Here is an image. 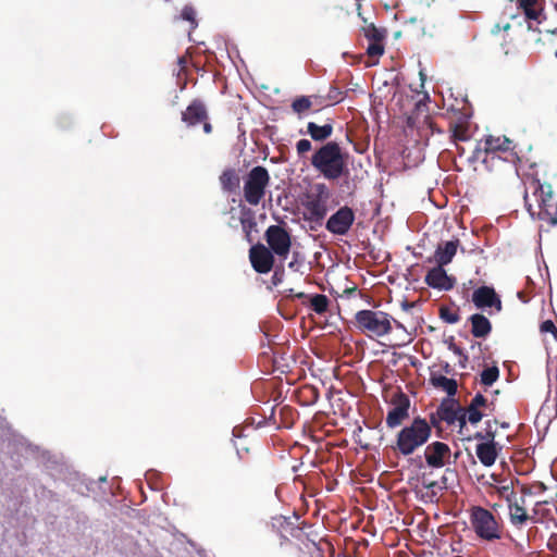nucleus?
Here are the masks:
<instances>
[{
	"instance_id": "obj_39",
	"label": "nucleus",
	"mask_w": 557,
	"mask_h": 557,
	"mask_svg": "<svg viewBox=\"0 0 557 557\" xmlns=\"http://www.w3.org/2000/svg\"><path fill=\"white\" fill-rule=\"evenodd\" d=\"M181 16L183 20L195 24V10L191 7H184Z\"/></svg>"
},
{
	"instance_id": "obj_58",
	"label": "nucleus",
	"mask_w": 557,
	"mask_h": 557,
	"mask_svg": "<svg viewBox=\"0 0 557 557\" xmlns=\"http://www.w3.org/2000/svg\"><path fill=\"white\" fill-rule=\"evenodd\" d=\"M547 504V502H537L536 505Z\"/></svg>"
},
{
	"instance_id": "obj_10",
	"label": "nucleus",
	"mask_w": 557,
	"mask_h": 557,
	"mask_svg": "<svg viewBox=\"0 0 557 557\" xmlns=\"http://www.w3.org/2000/svg\"><path fill=\"white\" fill-rule=\"evenodd\" d=\"M355 222V212L348 207H341L325 223V228L333 235L344 236Z\"/></svg>"
},
{
	"instance_id": "obj_49",
	"label": "nucleus",
	"mask_w": 557,
	"mask_h": 557,
	"mask_svg": "<svg viewBox=\"0 0 557 557\" xmlns=\"http://www.w3.org/2000/svg\"><path fill=\"white\" fill-rule=\"evenodd\" d=\"M177 63L181 66V69L184 70L186 67V64H187V57L186 55L180 57L177 59Z\"/></svg>"
},
{
	"instance_id": "obj_25",
	"label": "nucleus",
	"mask_w": 557,
	"mask_h": 557,
	"mask_svg": "<svg viewBox=\"0 0 557 557\" xmlns=\"http://www.w3.org/2000/svg\"><path fill=\"white\" fill-rule=\"evenodd\" d=\"M333 129L334 127L332 122H327L324 125H318L314 122H309L307 124V134L314 141H325L332 136Z\"/></svg>"
},
{
	"instance_id": "obj_55",
	"label": "nucleus",
	"mask_w": 557,
	"mask_h": 557,
	"mask_svg": "<svg viewBox=\"0 0 557 557\" xmlns=\"http://www.w3.org/2000/svg\"><path fill=\"white\" fill-rule=\"evenodd\" d=\"M393 321H394V323L396 324V326H397V327H403L401 323H399V322H398V321H396V320H393Z\"/></svg>"
},
{
	"instance_id": "obj_43",
	"label": "nucleus",
	"mask_w": 557,
	"mask_h": 557,
	"mask_svg": "<svg viewBox=\"0 0 557 557\" xmlns=\"http://www.w3.org/2000/svg\"><path fill=\"white\" fill-rule=\"evenodd\" d=\"M425 124L431 129L432 134H434V133L441 134L442 133V131L436 126V124L429 116L425 119Z\"/></svg>"
},
{
	"instance_id": "obj_44",
	"label": "nucleus",
	"mask_w": 557,
	"mask_h": 557,
	"mask_svg": "<svg viewBox=\"0 0 557 557\" xmlns=\"http://www.w3.org/2000/svg\"><path fill=\"white\" fill-rule=\"evenodd\" d=\"M510 27H511V26H510V24H509V23L505 24L503 27H500V25H499V24H495L491 32H492V34H495V35H496V34H498L502 29H504V30H508Z\"/></svg>"
},
{
	"instance_id": "obj_1",
	"label": "nucleus",
	"mask_w": 557,
	"mask_h": 557,
	"mask_svg": "<svg viewBox=\"0 0 557 557\" xmlns=\"http://www.w3.org/2000/svg\"><path fill=\"white\" fill-rule=\"evenodd\" d=\"M523 199L533 219L536 218L548 226L557 225V202L550 184H543L534 177L530 178L525 183Z\"/></svg>"
},
{
	"instance_id": "obj_17",
	"label": "nucleus",
	"mask_w": 557,
	"mask_h": 557,
	"mask_svg": "<svg viewBox=\"0 0 557 557\" xmlns=\"http://www.w3.org/2000/svg\"><path fill=\"white\" fill-rule=\"evenodd\" d=\"M319 188L321 189V193L313 198H310L305 206L309 213V220L317 223H320L327 214V194L325 196L322 195L325 190V186L320 185Z\"/></svg>"
},
{
	"instance_id": "obj_45",
	"label": "nucleus",
	"mask_w": 557,
	"mask_h": 557,
	"mask_svg": "<svg viewBox=\"0 0 557 557\" xmlns=\"http://www.w3.org/2000/svg\"><path fill=\"white\" fill-rule=\"evenodd\" d=\"M449 349H450L455 355H457V356H459V357H461V356L465 354V351L462 350V348H461V347H459V346H457V345H456V344H454V343H451V344L449 345Z\"/></svg>"
},
{
	"instance_id": "obj_22",
	"label": "nucleus",
	"mask_w": 557,
	"mask_h": 557,
	"mask_svg": "<svg viewBox=\"0 0 557 557\" xmlns=\"http://www.w3.org/2000/svg\"><path fill=\"white\" fill-rule=\"evenodd\" d=\"M471 323V334L478 338H484L492 332V324L490 320L481 314L474 313L469 318Z\"/></svg>"
},
{
	"instance_id": "obj_28",
	"label": "nucleus",
	"mask_w": 557,
	"mask_h": 557,
	"mask_svg": "<svg viewBox=\"0 0 557 557\" xmlns=\"http://www.w3.org/2000/svg\"><path fill=\"white\" fill-rule=\"evenodd\" d=\"M240 224L245 238L248 243L253 242L252 232L257 231V221L251 210L244 211L240 216Z\"/></svg>"
},
{
	"instance_id": "obj_52",
	"label": "nucleus",
	"mask_w": 557,
	"mask_h": 557,
	"mask_svg": "<svg viewBox=\"0 0 557 557\" xmlns=\"http://www.w3.org/2000/svg\"><path fill=\"white\" fill-rule=\"evenodd\" d=\"M296 265L297 264H296L295 261H292V262L288 263V268L292 269V270H295V271L297 270Z\"/></svg>"
},
{
	"instance_id": "obj_50",
	"label": "nucleus",
	"mask_w": 557,
	"mask_h": 557,
	"mask_svg": "<svg viewBox=\"0 0 557 557\" xmlns=\"http://www.w3.org/2000/svg\"><path fill=\"white\" fill-rule=\"evenodd\" d=\"M443 371H444L445 373H447V374L451 373V371H453V370H451V367L449 366V363H447V362H446V363L443 366Z\"/></svg>"
},
{
	"instance_id": "obj_56",
	"label": "nucleus",
	"mask_w": 557,
	"mask_h": 557,
	"mask_svg": "<svg viewBox=\"0 0 557 557\" xmlns=\"http://www.w3.org/2000/svg\"><path fill=\"white\" fill-rule=\"evenodd\" d=\"M540 490H543V491L546 490V486L544 483H541Z\"/></svg>"
},
{
	"instance_id": "obj_54",
	"label": "nucleus",
	"mask_w": 557,
	"mask_h": 557,
	"mask_svg": "<svg viewBox=\"0 0 557 557\" xmlns=\"http://www.w3.org/2000/svg\"><path fill=\"white\" fill-rule=\"evenodd\" d=\"M518 503H519V505L524 506V504H525V499H524L523 497H521L520 502H518Z\"/></svg>"
},
{
	"instance_id": "obj_34",
	"label": "nucleus",
	"mask_w": 557,
	"mask_h": 557,
	"mask_svg": "<svg viewBox=\"0 0 557 557\" xmlns=\"http://www.w3.org/2000/svg\"><path fill=\"white\" fill-rule=\"evenodd\" d=\"M465 412L467 413V419L469 423L473 425L478 424L484 416L483 412L481 411V408H476L474 407V405H468V407L465 408Z\"/></svg>"
},
{
	"instance_id": "obj_42",
	"label": "nucleus",
	"mask_w": 557,
	"mask_h": 557,
	"mask_svg": "<svg viewBox=\"0 0 557 557\" xmlns=\"http://www.w3.org/2000/svg\"><path fill=\"white\" fill-rule=\"evenodd\" d=\"M456 422H458L460 429L465 428L467 422H469L465 410L458 413V419H456Z\"/></svg>"
},
{
	"instance_id": "obj_27",
	"label": "nucleus",
	"mask_w": 557,
	"mask_h": 557,
	"mask_svg": "<svg viewBox=\"0 0 557 557\" xmlns=\"http://www.w3.org/2000/svg\"><path fill=\"white\" fill-rule=\"evenodd\" d=\"M517 7L528 20H537L543 10L541 0H517Z\"/></svg>"
},
{
	"instance_id": "obj_14",
	"label": "nucleus",
	"mask_w": 557,
	"mask_h": 557,
	"mask_svg": "<svg viewBox=\"0 0 557 557\" xmlns=\"http://www.w3.org/2000/svg\"><path fill=\"white\" fill-rule=\"evenodd\" d=\"M428 286L438 290H450L456 284V278L447 274L442 265L430 269L424 277Z\"/></svg>"
},
{
	"instance_id": "obj_30",
	"label": "nucleus",
	"mask_w": 557,
	"mask_h": 557,
	"mask_svg": "<svg viewBox=\"0 0 557 557\" xmlns=\"http://www.w3.org/2000/svg\"><path fill=\"white\" fill-rule=\"evenodd\" d=\"M310 308L318 314H324L330 305L329 298L323 294H315L309 297Z\"/></svg>"
},
{
	"instance_id": "obj_11",
	"label": "nucleus",
	"mask_w": 557,
	"mask_h": 557,
	"mask_svg": "<svg viewBox=\"0 0 557 557\" xmlns=\"http://www.w3.org/2000/svg\"><path fill=\"white\" fill-rule=\"evenodd\" d=\"M274 255L261 243L252 245L249 249V260L252 269L260 274L269 273L275 262Z\"/></svg>"
},
{
	"instance_id": "obj_57",
	"label": "nucleus",
	"mask_w": 557,
	"mask_h": 557,
	"mask_svg": "<svg viewBox=\"0 0 557 557\" xmlns=\"http://www.w3.org/2000/svg\"><path fill=\"white\" fill-rule=\"evenodd\" d=\"M435 485V482H432L430 484L426 485V487H433Z\"/></svg>"
},
{
	"instance_id": "obj_7",
	"label": "nucleus",
	"mask_w": 557,
	"mask_h": 557,
	"mask_svg": "<svg viewBox=\"0 0 557 557\" xmlns=\"http://www.w3.org/2000/svg\"><path fill=\"white\" fill-rule=\"evenodd\" d=\"M297 539V543H293L287 537L282 536L281 545L286 544L292 550H295L297 557H324L323 546L332 548L327 542L317 543L314 540H310L307 534L299 532L294 535Z\"/></svg>"
},
{
	"instance_id": "obj_59",
	"label": "nucleus",
	"mask_w": 557,
	"mask_h": 557,
	"mask_svg": "<svg viewBox=\"0 0 557 557\" xmlns=\"http://www.w3.org/2000/svg\"><path fill=\"white\" fill-rule=\"evenodd\" d=\"M555 57L557 58V49H556V52H555Z\"/></svg>"
},
{
	"instance_id": "obj_5",
	"label": "nucleus",
	"mask_w": 557,
	"mask_h": 557,
	"mask_svg": "<svg viewBox=\"0 0 557 557\" xmlns=\"http://www.w3.org/2000/svg\"><path fill=\"white\" fill-rule=\"evenodd\" d=\"M355 326L369 337H382L392 332V319L386 312L363 309L355 314Z\"/></svg>"
},
{
	"instance_id": "obj_47",
	"label": "nucleus",
	"mask_w": 557,
	"mask_h": 557,
	"mask_svg": "<svg viewBox=\"0 0 557 557\" xmlns=\"http://www.w3.org/2000/svg\"><path fill=\"white\" fill-rule=\"evenodd\" d=\"M305 391L309 392L311 394L312 401H317L319 398L318 391L313 387H308Z\"/></svg>"
},
{
	"instance_id": "obj_2",
	"label": "nucleus",
	"mask_w": 557,
	"mask_h": 557,
	"mask_svg": "<svg viewBox=\"0 0 557 557\" xmlns=\"http://www.w3.org/2000/svg\"><path fill=\"white\" fill-rule=\"evenodd\" d=\"M431 436L432 425L424 418L414 417L398 431L391 448L395 454L407 457L423 447Z\"/></svg>"
},
{
	"instance_id": "obj_4",
	"label": "nucleus",
	"mask_w": 557,
	"mask_h": 557,
	"mask_svg": "<svg viewBox=\"0 0 557 557\" xmlns=\"http://www.w3.org/2000/svg\"><path fill=\"white\" fill-rule=\"evenodd\" d=\"M470 523L475 535L482 541L494 542L504 536L505 530L502 521L496 519L488 509L483 507H472Z\"/></svg>"
},
{
	"instance_id": "obj_26",
	"label": "nucleus",
	"mask_w": 557,
	"mask_h": 557,
	"mask_svg": "<svg viewBox=\"0 0 557 557\" xmlns=\"http://www.w3.org/2000/svg\"><path fill=\"white\" fill-rule=\"evenodd\" d=\"M509 518L513 525H523L531 517L527 513L524 506L519 505L516 499L508 503Z\"/></svg>"
},
{
	"instance_id": "obj_48",
	"label": "nucleus",
	"mask_w": 557,
	"mask_h": 557,
	"mask_svg": "<svg viewBox=\"0 0 557 557\" xmlns=\"http://www.w3.org/2000/svg\"><path fill=\"white\" fill-rule=\"evenodd\" d=\"M468 361H469V357L467 354H463L461 357H460V360H459V366L460 368L465 369L468 364Z\"/></svg>"
},
{
	"instance_id": "obj_3",
	"label": "nucleus",
	"mask_w": 557,
	"mask_h": 557,
	"mask_svg": "<svg viewBox=\"0 0 557 557\" xmlns=\"http://www.w3.org/2000/svg\"><path fill=\"white\" fill-rule=\"evenodd\" d=\"M311 165L329 181H336L348 171L346 156L336 141H327L317 149Z\"/></svg>"
},
{
	"instance_id": "obj_15",
	"label": "nucleus",
	"mask_w": 557,
	"mask_h": 557,
	"mask_svg": "<svg viewBox=\"0 0 557 557\" xmlns=\"http://www.w3.org/2000/svg\"><path fill=\"white\" fill-rule=\"evenodd\" d=\"M209 120V114L205 102L200 99H194L182 112V121L193 127L201 122Z\"/></svg>"
},
{
	"instance_id": "obj_12",
	"label": "nucleus",
	"mask_w": 557,
	"mask_h": 557,
	"mask_svg": "<svg viewBox=\"0 0 557 557\" xmlns=\"http://www.w3.org/2000/svg\"><path fill=\"white\" fill-rule=\"evenodd\" d=\"M450 456V447L443 442L436 441L430 443L424 448V459L426 465L431 468H443L446 463L449 462Z\"/></svg>"
},
{
	"instance_id": "obj_38",
	"label": "nucleus",
	"mask_w": 557,
	"mask_h": 557,
	"mask_svg": "<svg viewBox=\"0 0 557 557\" xmlns=\"http://www.w3.org/2000/svg\"><path fill=\"white\" fill-rule=\"evenodd\" d=\"M469 405H474L476 408H487L490 405L487 403V398L481 393L475 394V396L471 399Z\"/></svg>"
},
{
	"instance_id": "obj_24",
	"label": "nucleus",
	"mask_w": 557,
	"mask_h": 557,
	"mask_svg": "<svg viewBox=\"0 0 557 557\" xmlns=\"http://www.w3.org/2000/svg\"><path fill=\"white\" fill-rule=\"evenodd\" d=\"M475 453L480 462L485 467L493 466L498 456L496 443H481L476 445Z\"/></svg>"
},
{
	"instance_id": "obj_18",
	"label": "nucleus",
	"mask_w": 557,
	"mask_h": 557,
	"mask_svg": "<svg viewBox=\"0 0 557 557\" xmlns=\"http://www.w3.org/2000/svg\"><path fill=\"white\" fill-rule=\"evenodd\" d=\"M459 246V239L448 240L437 245L433 258L429 262L434 261L437 265L445 267L451 262Z\"/></svg>"
},
{
	"instance_id": "obj_41",
	"label": "nucleus",
	"mask_w": 557,
	"mask_h": 557,
	"mask_svg": "<svg viewBox=\"0 0 557 557\" xmlns=\"http://www.w3.org/2000/svg\"><path fill=\"white\" fill-rule=\"evenodd\" d=\"M484 440H486V443H495V431L491 429L490 421L486 422V431L484 433Z\"/></svg>"
},
{
	"instance_id": "obj_33",
	"label": "nucleus",
	"mask_w": 557,
	"mask_h": 557,
	"mask_svg": "<svg viewBox=\"0 0 557 557\" xmlns=\"http://www.w3.org/2000/svg\"><path fill=\"white\" fill-rule=\"evenodd\" d=\"M440 318L449 324H455L460 320L458 310H451L449 307L446 306H442L440 308Z\"/></svg>"
},
{
	"instance_id": "obj_9",
	"label": "nucleus",
	"mask_w": 557,
	"mask_h": 557,
	"mask_svg": "<svg viewBox=\"0 0 557 557\" xmlns=\"http://www.w3.org/2000/svg\"><path fill=\"white\" fill-rule=\"evenodd\" d=\"M264 238L269 249L280 258H286L292 247L290 234L281 225H270Z\"/></svg>"
},
{
	"instance_id": "obj_8",
	"label": "nucleus",
	"mask_w": 557,
	"mask_h": 557,
	"mask_svg": "<svg viewBox=\"0 0 557 557\" xmlns=\"http://www.w3.org/2000/svg\"><path fill=\"white\" fill-rule=\"evenodd\" d=\"M392 408L388 410L385 423L387 428L395 429L409 418L410 399L408 395L398 389L391 397Z\"/></svg>"
},
{
	"instance_id": "obj_36",
	"label": "nucleus",
	"mask_w": 557,
	"mask_h": 557,
	"mask_svg": "<svg viewBox=\"0 0 557 557\" xmlns=\"http://www.w3.org/2000/svg\"><path fill=\"white\" fill-rule=\"evenodd\" d=\"M540 330L542 333H550L557 341V327L552 320H546L541 323Z\"/></svg>"
},
{
	"instance_id": "obj_19",
	"label": "nucleus",
	"mask_w": 557,
	"mask_h": 557,
	"mask_svg": "<svg viewBox=\"0 0 557 557\" xmlns=\"http://www.w3.org/2000/svg\"><path fill=\"white\" fill-rule=\"evenodd\" d=\"M463 411V407L460 406L459 401L451 398H445L442 400L437 408V416L442 421H445L448 425L456 423L458 413Z\"/></svg>"
},
{
	"instance_id": "obj_29",
	"label": "nucleus",
	"mask_w": 557,
	"mask_h": 557,
	"mask_svg": "<svg viewBox=\"0 0 557 557\" xmlns=\"http://www.w3.org/2000/svg\"><path fill=\"white\" fill-rule=\"evenodd\" d=\"M220 183L225 191H233L239 186V176L234 169H226L220 175Z\"/></svg>"
},
{
	"instance_id": "obj_51",
	"label": "nucleus",
	"mask_w": 557,
	"mask_h": 557,
	"mask_svg": "<svg viewBox=\"0 0 557 557\" xmlns=\"http://www.w3.org/2000/svg\"><path fill=\"white\" fill-rule=\"evenodd\" d=\"M473 438H474V440H484V433H482V432H476V433L473 435Z\"/></svg>"
},
{
	"instance_id": "obj_53",
	"label": "nucleus",
	"mask_w": 557,
	"mask_h": 557,
	"mask_svg": "<svg viewBox=\"0 0 557 557\" xmlns=\"http://www.w3.org/2000/svg\"><path fill=\"white\" fill-rule=\"evenodd\" d=\"M295 296H296L297 298H300V299H301V298H307V297H308V296H307L305 293H302V292L297 293Z\"/></svg>"
},
{
	"instance_id": "obj_35",
	"label": "nucleus",
	"mask_w": 557,
	"mask_h": 557,
	"mask_svg": "<svg viewBox=\"0 0 557 557\" xmlns=\"http://www.w3.org/2000/svg\"><path fill=\"white\" fill-rule=\"evenodd\" d=\"M495 488H496L497 494L500 497H503L507 502V504L516 498V493L511 485H502V486H496Z\"/></svg>"
},
{
	"instance_id": "obj_21",
	"label": "nucleus",
	"mask_w": 557,
	"mask_h": 557,
	"mask_svg": "<svg viewBox=\"0 0 557 557\" xmlns=\"http://www.w3.org/2000/svg\"><path fill=\"white\" fill-rule=\"evenodd\" d=\"M484 151L487 154H496L498 152H507L511 150V140L506 136L488 135L484 139Z\"/></svg>"
},
{
	"instance_id": "obj_32",
	"label": "nucleus",
	"mask_w": 557,
	"mask_h": 557,
	"mask_svg": "<svg viewBox=\"0 0 557 557\" xmlns=\"http://www.w3.org/2000/svg\"><path fill=\"white\" fill-rule=\"evenodd\" d=\"M311 107H312V101H311L310 97H307V96L298 97L292 103L293 111L299 115L307 112L308 110H310Z\"/></svg>"
},
{
	"instance_id": "obj_40",
	"label": "nucleus",
	"mask_w": 557,
	"mask_h": 557,
	"mask_svg": "<svg viewBox=\"0 0 557 557\" xmlns=\"http://www.w3.org/2000/svg\"><path fill=\"white\" fill-rule=\"evenodd\" d=\"M284 278V268L277 267L272 275V284L274 286L280 285L283 282Z\"/></svg>"
},
{
	"instance_id": "obj_16",
	"label": "nucleus",
	"mask_w": 557,
	"mask_h": 557,
	"mask_svg": "<svg viewBox=\"0 0 557 557\" xmlns=\"http://www.w3.org/2000/svg\"><path fill=\"white\" fill-rule=\"evenodd\" d=\"M472 301L479 309L495 307L497 311L502 310V301L495 289L490 286L476 288L472 294Z\"/></svg>"
},
{
	"instance_id": "obj_6",
	"label": "nucleus",
	"mask_w": 557,
	"mask_h": 557,
	"mask_svg": "<svg viewBox=\"0 0 557 557\" xmlns=\"http://www.w3.org/2000/svg\"><path fill=\"white\" fill-rule=\"evenodd\" d=\"M269 171L261 165L252 168L244 184V198L251 206H258L265 195L270 184Z\"/></svg>"
},
{
	"instance_id": "obj_20",
	"label": "nucleus",
	"mask_w": 557,
	"mask_h": 557,
	"mask_svg": "<svg viewBox=\"0 0 557 557\" xmlns=\"http://www.w3.org/2000/svg\"><path fill=\"white\" fill-rule=\"evenodd\" d=\"M469 117L468 114H462L457 121L449 122V133L450 139L453 143L457 144L458 141H467L470 138L469 135ZM458 149V145H456Z\"/></svg>"
},
{
	"instance_id": "obj_13",
	"label": "nucleus",
	"mask_w": 557,
	"mask_h": 557,
	"mask_svg": "<svg viewBox=\"0 0 557 557\" xmlns=\"http://www.w3.org/2000/svg\"><path fill=\"white\" fill-rule=\"evenodd\" d=\"M364 37L369 40L367 54L370 58H379L384 53L383 41L386 36V30L375 27L373 23L366 24L362 27Z\"/></svg>"
},
{
	"instance_id": "obj_37",
	"label": "nucleus",
	"mask_w": 557,
	"mask_h": 557,
	"mask_svg": "<svg viewBox=\"0 0 557 557\" xmlns=\"http://www.w3.org/2000/svg\"><path fill=\"white\" fill-rule=\"evenodd\" d=\"M312 148L311 141L308 139H300L296 144V150L299 156H304Z\"/></svg>"
},
{
	"instance_id": "obj_46",
	"label": "nucleus",
	"mask_w": 557,
	"mask_h": 557,
	"mask_svg": "<svg viewBox=\"0 0 557 557\" xmlns=\"http://www.w3.org/2000/svg\"><path fill=\"white\" fill-rule=\"evenodd\" d=\"M200 124H202L203 132L206 134H211L212 133L213 127H212V124L209 122V120H206L205 122H201Z\"/></svg>"
},
{
	"instance_id": "obj_23",
	"label": "nucleus",
	"mask_w": 557,
	"mask_h": 557,
	"mask_svg": "<svg viewBox=\"0 0 557 557\" xmlns=\"http://www.w3.org/2000/svg\"><path fill=\"white\" fill-rule=\"evenodd\" d=\"M430 383L433 387L446 392L447 398H451L457 394L458 383L455 379H449L438 373H431Z\"/></svg>"
},
{
	"instance_id": "obj_31",
	"label": "nucleus",
	"mask_w": 557,
	"mask_h": 557,
	"mask_svg": "<svg viewBox=\"0 0 557 557\" xmlns=\"http://www.w3.org/2000/svg\"><path fill=\"white\" fill-rule=\"evenodd\" d=\"M481 383L485 386L493 385L499 377V369L497 366H492L484 369L481 374Z\"/></svg>"
}]
</instances>
